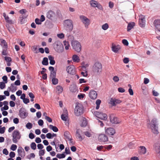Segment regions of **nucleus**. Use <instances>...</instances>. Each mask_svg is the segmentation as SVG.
Returning a JSON list of instances; mask_svg holds the SVG:
<instances>
[{
    "mask_svg": "<svg viewBox=\"0 0 160 160\" xmlns=\"http://www.w3.org/2000/svg\"><path fill=\"white\" fill-rule=\"evenodd\" d=\"M53 47L55 50L57 52H62L64 50L63 46L60 41H56L53 44Z\"/></svg>",
    "mask_w": 160,
    "mask_h": 160,
    "instance_id": "f257e3e1",
    "label": "nucleus"
},
{
    "mask_svg": "<svg viewBox=\"0 0 160 160\" xmlns=\"http://www.w3.org/2000/svg\"><path fill=\"white\" fill-rule=\"evenodd\" d=\"M83 111V106L80 103L77 102L75 108V113L77 116H79L82 115Z\"/></svg>",
    "mask_w": 160,
    "mask_h": 160,
    "instance_id": "f03ea898",
    "label": "nucleus"
},
{
    "mask_svg": "<svg viewBox=\"0 0 160 160\" xmlns=\"http://www.w3.org/2000/svg\"><path fill=\"white\" fill-rule=\"evenodd\" d=\"M71 44L73 48L76 51L78 52H80L82 48L81 45L78 41H72Z\"/></svg>",
    "mask_w": 160,
    "mask_h": 160,
    "instance_id": "7ed1b4c3",
    "label": "nucleus"
},
{
    "mask_svg": "<svg viewBox=\"0 0 160 160\" xmlns=\"http://www.w3.org/2000/svg\"><path fill=\"white\" fill-rule=\"evenodd\" d=\"M12 140L13 143H16L20 139L21 135L18 130H14L12 133Z\"/></svg>",
    "mask_w": 160,
    "mask_h": 160,
    "instance_id": "20e7f679",
    "label": "nucleus"
},
{
    "mask_svg": "<svg viewBox=\"0 0 160 160\" xmlns=\"http://www.w3.org/2000/svg\"><path fill=\"white\" fill-rule=\"evenodd\" d=\"M64 26L65 29L70 32L73 28L72 21L70 19L65 20L64 22Z\"/></svg>",
    "mask_w": 160,
    "mask_h": 160,
    "instance_id": "39448f33",
    "label": "nucleus"
},
{
    "mask_svg": "<svg viewBox=\"0 0 160 160\" xmlns=\"http://www.w3.org/2000/svg\"><path fill=\"white\" fill-rule=\"evenodd\" d=\"M102 69V65L99 62H96L93 66L92 70L95 73H98L101 72Z\"/></svg>",
    "mask_w": 160,
    "mask_h": 160,
    "instance_id": "423d86ee",
    "label": "nucleus"
},
{
    "mask_svg": "<svg viewBox=\"0 0 160 160\" xmlns=\"http://www.w3.org/2000/svg\"><path fill=\"white\" fill-rule=\"evenodd\" d=\"M79 18L81 22L84 25L85 27L88 28V26L90 24V19L83 15L80 16Z\"/></svg>",
    "mask_w": 160,
    "mask_h": 160,
    "instance_id": "0eeeda50",
    "label": "nucleus"
},
{
    "mask_svg": "<svg viewBox=\"0 0 160 160\" xmlns=\"http://www.w3.org/2000/svg\"><path fill=\"white\" fill-rule=\"evenodd\" d=\"M94 114L97 117L101 120H106L107 119V116L105 113H103L101 112L96 111L94 112Z\"/></svg>",
    "mask_w": 160,
    "mask_h": 160,
    "instance_id": "6e6552de",
    "label": "nucleus"
},
{
    "mask_svg": "<svg viewBox=\"0 0 160 160\" xmlns=\"http://www.w3.org/2000/svg\"><path fill=\"white\" fill-rule=\"evenodd\" d=\"M153 148L158 158L160 159V143H155L153 145Z\"/></svg>",
    "mask_w": 160,
    "mask_h": 160,
    "instance_id": "1a4fd4ad",
    "label": "nucleus"
},
{
    "mask_svg": "<svg viewBox=\"0 0 160 160\" xmlns=\"http://www.w3.org/2000/svg\"><path fill=\"white\" fill-rule=\"evenodd\" d=\"M109 117L110 121L112 123L117 124L120 122V121L113 113L110 114Z\"/></svg>",
    "mask_w": 160,
    "mask_h": 160,
    "instance_id": "9d476101",
    "label": "nucleus"
},
{
    "mask_svg": "<svg viewBox=\"0 0 160 160\" xmlns=\"http://www.w3.org/2000/svg\"><path fill=\"white\" fill-rule=\"evenodd\" d=\"M19 116L22 119H25L28 116V113L24 108H22L19 110Z\"/></svg>",
    "mask_w": 160,
    "mask_h": 160,
    "instance_id": "9b49d317",
    "label": "nucleus"
},
{
    "mask_svg": "<svg viewBox=\"0 0 160 160\" xmlns=\"http://www.w3.org/2000/svg\"><path fill=\"white\" fill-rule=\"evenodd\" d=\"M111 48L113 52L115 53H118L119 51L121 48V46L119 45L112 43Z\"/></svg>",
    "mask_w": 160,
    "mask_h": 160,
    "instance_id": "f8f14e48",
    "label": "nucleus"
},
{
    "mask_svg": "<svg viewBox=\"0 0 160 160\" xmlns=\"http://www.w3.org/2000/svg\"><path fill=\"white\" fill-rule=\"evenodd\" d=\"M66 70L67 72L71 75L75 74L76 70L74 66L71 65L69 66L67 68Z\"/></svg>",
    "mask_w": 160,
    "mask_h": 160,
    "instance_id": "ddd939ff",
    "label": "nucleus"
},
{
    "mask_svg": "<svg viewBox=\"0 0 160 160\" xmlns=\"http://www.w3.org/2000/svg\"><path fill=\"white\" fill-rule=\"evenodd\" d=\"M145 18L144 16L140 15L139 16V25L141 27H144L145 25Z\"/></svg>",
    "mask_w": 160,
    "mask_h": 160,
    "instance_id": "4468645a",
    "label": "nucleus"
},
{
    "mask_svg": "<svg viewBox=\"0 0 160 160\" xmlns=\"http://www.w3.org/2000/svg\"><path fill=\"white\" fill-rule=\"evenodd\" d=\"M89 96L92 99H96L97 97V93L96 91L93 90H91L89 93Z\"/></svg>",
    "mask_w": 160,
    "mask_h": 160,
    "instance_id": "2eb2a0df",
    "label": "nucleus"
},
{
    "mask_svg": "<svg viewBox=\"0 0 160 160\" xmlns=\"http://www.w3.org/2000/svg\"><path fill=\"white\" fill-rule=\"evenodd\" d=\"M99 141L102 142H105L108 141V138L107 136L104 134L99 135L98 137Z\"/></svg>",
    "mask_w": 160,
    "mask_h": 160,
    "instance_id": "dca6fc26",
    "label": "nucleus"
},
{
    "mask_svg": "<svg viewBox=\"0 0 160 160\" xmlns=\"http://www.w3.org/2000/svg\"><path fill=\"white\" fill-rule=\"evenodd\" d=\"M106 133L110 135H113L115 133V129L112 128H107L105 130Z\"/></svg>",
    "mask_w": 160,
    "mask_h": 160,
    "instance_id": "f3484780",
    "label": "nucleus"
},
{
    "mask_svg": "<svg viewBox=\"0 0 160 160\" xmlns=\"http://www.w3.org/2000/svg\"><path fill=\"white\" fill-rule=\"evenodd\" d=\"M55 16V13L52 11L49 10L47 13V17L48 18L52 19Z\"/></svg>",
    "mask_w": 160,
    "mask_h": 160,
    "instance_id": "a211bd4d",
    "label": "nucleus"
},
{
    "mask_svg": "<svg viewBox=\"0 0 160 160\" xmlns=\"http://www.w3.org/2000/svg\"><path fill=\"white\" fill-rule=\"evenodd\" d=\"M152 132L155 134H157L159 133L158 131V126H155V127H150Z\"/></svg>",
    "mask_w": 160,
    "mask_h": 160,
    "instance_id": "6ab92c4d",
    "label": "nucleus"
},
{
    "mask_svg": "<svg viewBox=\"0 0 160 160\" xmlns=\"http://www.w3.org/2000/svg\"><path fill=\"white\" fill-rule=\"evenodd\" d=\"M154 24L156 28L160 32V20H155Z\"/></svg>",
    "mask_w": 160,
    "mask_h": 160,
    "instance_id": "aec40b11",
    "label": "nucleus"
},
{
    "mask_svg": "<svg viewBox=\"0 0 160 160\" xmlns=\"http://www.w3.org/2000/svg\"><path fill=\"white\" fill-rule=\"evenodd\" d=\"M3 16L7 22L10 24H12L13 23V22L12 21V20L10 19L8 16L6 15V14L4 12L3 13Z\"/></svg>",
    "mask_w": 160,
    "mask_h": 160,
    "instance_id": "412c9836",
    "label": "nucleus"
},
{
    "mask_svg": "<svg viewBox=\"0 0 160 160\" xmlns=\"http://www.w3.org/2000/svg\"><path fill=\"white\" fill-rule=\"evenodd\" d=\"M17 89L16 86H14V84L13 83H11V87H9L8 88V90L9 91H11L12 92H15Z\"/></svg>",
    "mask_w": 160,
    "mask_h": 160,
    "instance_id": "4be33fe9",
    "label": "nucleus"
},
{
    "mask_svg": "<svg viewBox=\"0 0 160 160\" xmlns=\"http://www.w3.org/2000/svg\"><path fill=\"white\" fill-rule=\"evenodd\" d=\"M157 122H158L157 119L156 118H153L151 120L150 124V127H155V126H158V124Z\"/></svg>",
    "mask_w": 160,
    "mask_h": 160,
    "instance_id": "5701e85b",
    "label": "nucleus"
},
{
    "mask_svg": "<svg viewBox=\"0 0 160 160\" xmlns=\"http://www.w3.org/2000/svg\"><path fill=\"white\" fill-rule=\"evenodd\" d=\"M50 78L52 79V83L54 85H56L58 83V79L55 78L56 75L54 77L52 76H50Z\"/></svg>",
    "mask_w": 160,
    "mask_h": 160,
    "instance_id": "b1692460",
    "label": "nucleus"
},
{
    "mask_svg": "<svg viewBox=\"0 0 160 160\" xmlns=\"http://www.w3.org/2000/svg\"><path fill=\"white\" fill-rule=\"evenodd\" d=\"M64 135L65 139L67 140L70 139L72 137L70 132L68 131H66L64 132Z\"/></svg>",
    "mask_w": 160,
    "mask_h": 160,
    "instance_id": "393cba45",
    "label": "nucleus"
},
{
    "mask_svg": "<svg viewBox=\"0 0 160 160\" xmlns=\"http://www.w3.org/2000/svg\"><path fill=\"white\" fill-rule=\"evenodd\" d=\"M135 25V23L133 22H129L128 25L127 31H129Z\"/></svg>",
    "mask_w": 160,
    "mask_h": 160,
    "instance_id": "a878e982",
    "label": "nucleus"
},
{
    "mask_svg": "<svg viewBox=\"0 0 160 160\" xmlns=\"http://www.w3.org/2000/svg\"><path fill=\"white\" fill-rule=\"evenodd\" d=\"M49 70L51 71V73L50 76H52L53 77L56 75V72L54 71V68L52 66L49 67Z\"/></svg>",
    "mask_w": 160,
    "mask_h": 160,
    "instance_id": "bb28decb",
    "label": "nucleus"
},
{
    "mask_svg": "<svg viewBox=\"0 0 160 160\" xmlns=\"http://www.w3.org/2000/svg\"><path fill=\"white\" fill-rule=\"evenodd\" d=\"M48 58L50 61L49 63L51 65H53L55 64V62L54 60V57L51 55H49Z\"/></svg>",
    "mask_w": 160,
    "mask_h": 160,
    "instance_id": "cd10ccee",
    "label": "nucleus"
},
{
    "mask_svg": "<svg viewBox=\"0 0 160 160\" xmlns=\"http://www.w3.org/2000/svg\"><path fill=\"white\" fill-rule=\"evenodd\" d=\"M79 129H77L76 131V135L80 141H82L84 138V136H82L79 133Z\"/></svg>",
    "mask_w": 160,
    "mask_h": 160,
    "instance_id": "c85d7f7f",
    "label": "nucleus"
},
{
    "mask_svg": "<svg viewBox=\"0 0 160 160\" xmlns=\"http://www.w3.org/2000/svg\"><path fill=\"white\" fill-rule=\"evenodd\" d=\"M139 148H140V152L141 154H144L146 153L147 149L145 147L140 146Z\"/></svg>",
    "mask_w": 160,
    "mask_h": 160,
    "instance_id": "c756f323",
    "label": "nucleus"
},
{
    "mask_svg": "<svg viewBox=\"0 0 160 160\" xmlns=\"http://www.w3.org/2000/svg\"><path fill=\"white\" fill-rule=\"evenodd\" d=\"M0 44L2 47L3 48L5 49H7L8 48V45L6 41H1L0 42Z\"/></svg>",
    "mask_w": 160,
    "mask_h": 160,
    "instance_id": "7c9ffc66",
    "label": "nucleus"
},
{
    "mask_svg": "<svg viewBox=\"0 0 160 160\" xmlns=\"http://www.w3.org/2000/svg\"><path fill=\"white\" fill-rule=\"evenodd\" d=\"M98 3V2L95 0H92L90 1V4L91 6L94 8L96 7Z\"/></svg>",
    "mask_w": 160,
    "mask_h": 160,
    "instance_id": "2f4dec72",
    "label": "nucleus"
},
{
    "mask_svg": "<svg viewBox=\"0 0 160 160\" xmlns=\"http://www.w3.org/2000/svg\"><path fill=\"white\" fill-rule=\"evenodd\" d=\"M72 59L73 62H78L80 61L79 57L76 55H74L72 57Z\"/></svg>",
    "mask_w": 160,
    "mask_h": 160,
    "instance_id": "473e14b6",
    "label": "nucleus"
},
{
    "mask_svg": "<svg viewBox=\"0 0 160 160\" xmlns=\"http://www.w3.org/2000/svg\"><path fill=\"white\" fill-rule=\"evenodd\" d=\"M65 113H66V114H62L61 115V118L62 119V120L64 121H66L67 118H68V117L67 116L68 112L67 110H66L65 111Z\"/></svg>",
    "mask_w": 160,
    "mask_h": 160,
    "instance_id": "72a5a7b5",
    "label": "nucleus"
},
{
    "mask_svg": "<svg viewBox=\"0 0 160 160\" xmlns=\"http://www.w3.org/2000/svg\"><path fill=\"white\" fill-rule=\"evenodd\" d=\"M6 26L10 32L13 33L14 32L15 29L13 27L10 26L8 24H7Z\"/></svg>",
    "mask_w": 160,
    "mask_h": 160,
    "instance_id": "f704fd0d",
    "label": "nucleus"
},
{
    "mask_svg": "<svg viewBox=\"0 0 160 160\" xmlns=\"http://www.w3.org/2000/svg\"><path fill=\"white\" fill-rule=\"evenodd\" d=\"M70 90L72 92H75L77 90L76 86L75 85H71L70 87Z\"/></svg>",
    "mask_w": 160,
    "mask_h": 160,
    "instance_id": "c9c22d12",
    "label": "nucleus"
},
{
    "mask_svg": "<svg viewBox=\"0 0 160 160\" xmlns=\"http://www.w3.org/2000/svg\"><path fill=\"white\" fill-rule=\"evenodd\" d=\"M18 155L21 157H22V153L23 152H24V150L22 147H19L18 150Z\"/></svg>",
    "mask_w": 160,
    "mask_h": 160,
    "instance_id": "e433bc0d",
    "label": "nucleus"
},
{
    "mask_svg": "<svg viewBox=\"0 0 160 160\" xmlns=\"http://www.w3.org/2000/svg\"><path fill=\"white\" fill-rule=\"evenodd\" d=\"M56 90L58 93H60L62 92L63 89L61 86L58 85L56 87Z\"/></svg>",
    "mask_w": 160,
    "mask_h": 160,
    "instance_id": "4c0bfd02",
    "label": "nucleus"
},
{
    "mask_svg": "<svg viewBox=\"0 0 160 160\" xmlns=\"http://www.w3.org/2000/svg\"><path fill=\"white\" fill-rule=\"evenodd\" d=\"M42 64L44 65H47L48 64V60L47 58H44L42 61Z\"/></svg>",
    "mask_w": 160,
    "mask_h": 160,
    "instance_id": "58836bf2",
    "label": "nucleus"
},
{
    "mask_svg": "<svg viewBox=\"0 0 160 160\" xmlns=\"http://www.w3.org/2000/svg\"><path fill=\"white\" fill-rule=\"evenodd\" d=\"M49 127L50 129H52L54 132H57L58 130V128L52 125H50Z\"/></svg>",
    "mask_w": 160,
    "mask_h": 160,
    "instance_id": "ea45409f",
    "label": "nucleus"
},
{
    "mask_svg": "<svg viewBox=\"0 0 160 160\" xmlns=\"http://www.w3.org/2000/svg\"><path fill=\"white\" fill-rule=\"evenodd\" d=\"M63 42L65 46V49L66 50L68 49L70 46L68 42V41H63Z\"/></svg>",
    "mask_w": 160,
    "mask_h": 160,
    "instance_id": "a19ab883",
    "label": "nucleus"
},
{
    "mask_svg": "<svg viewBox=\"0 0 160 160\" xmlns=\"http://www.w3.org/2000/svg\"><path fill=\"white\" fill-rule=\"evenodd\" d=\"M56 157L57 158L60 159V158H64L65 157V155L63 153H62V154L58 153Z\"/></svg>",
    "mask_w": 160,
    "mask_h": 160,
    "instance_id": "79ce46f5",
    "label": "nucleus"
},
{
    "mask_svg": "<svg viewBox=\"0 0 160 160\" xmlns=\"http://www.w3.org/2000/svg\"><path fill=\"white\" fill-rule=\"evenodd\" d=\"M109 27L108 25V23H106L102 26V28L104 30H107Z\"/></svg>",
    "mask_w": 160,
    "mask_h": 160,
    "instance_id": "37998d69",
    "label": "nucleus"
},
{
    "mask_svg": "<svg viewBox=\"0 0 160 160\" xmlns=\"http://www.w3.org/2000/svg\"><path fill=\"white\" fill-rule=\"evenodd\" d=\"M30 146L32 149L34 150L36 148V145L34 142H32L31 143Z\"/></svg>",
    "mask_w": 160,
    "mask_h": 160,
    "instance_id": "c03bdc74",
    "label": "nucleus"
},
{
    "mask_svg": "<svg viewBox=\"0 0 160 160\" xmlns=\"http://www.w3.org/2000/svg\"><path fill=\"white\" fill-rule=\"evenodd\" d=\"M26 127L27 128L30 129L32 128V124L30 122H28L26 124Z\"/></svg>",
    "mask_w": 160,
    "mask_h": 160,
    "instance_id": "a18cd8bd",
    "label": "nucleus"
},
{
    "mask_svg": "<svg viewBox=\"0 0 160 160\" xmlns=\"http://www.w3.org/2000/svg\"><path fill=\"white\" fill-rule=\"evenodd\" d=\"M66 36L68 38L67 39L68 40H73L74 39V38L73 36L71 35H68L67 34Z\"/></svg>",
    "mask_w": 160,
    "mask_h": 160,
    "instance_id": "49530a36",
    "label": "nucleus"
},
{
    "mask_svg": "<svg viewBox=\"0 0 160 160\" xmlns=\"http://www.w3.org/2000/svg\"><path fill=\"white\" fill-rule=\"evenodd\" d=\"M109 103L112 106H115L114 99H113L112 98H111L109 101Z\"/></svg>",
    "mask_w": 160,
    "mask_h": 160,
    "instance_id": "de8ad7c7",
    "label": "nucleus"
},
{
    "mask_svg": "<svg viewBox=\"0 0 160 160\" xmlns=\"http://www.w3.org/2000/svg\"><path fill=\"white\" fill-rule=\"evenodd\" d=\"M87 121L86 120H83L81 126L82 127H84L87 126Z\"/></svg>",
    "mask_w": 160,
    "mask_h": 160,
    "instance_id": "09e8293b",
    "label": "nucleus"
},
{
    "mask_svg": "<svg viewBox=\"0 0 160 160\" xmlns=\"http://www.w3.org/2000/svg\"><path fill=\"white\" fill-rule=\"evenodd\" d=\"M57 36L58 38L61 39H63L64 37V35L62 33L58 34Z\"/></svg>",
    "mask_w": 160,
    "mask_h": 160,
    "instance_id": "8fccbe9b",
    "label": "nucleus"
},
{
    "mask_svg": "<svg viewBox=\"0 0 160 160\" xmlns=\"http://www.w3.org/2000/svg\"><path fill=\"white\" fill-rule=\"evenodd\" d=\"M35 157V155L34 153H31L28 156V158L29 159H31L32 158H34Z\"/></svg>",
    "mask_w": 160,
    "mask_h": 160,
    "instance_id": "3c124183",
    "label": "nucleus"
},
{
    "mask_svg": "<svg viewBox=\"0 0 160 160\" xmlns=\"http://www.w3.org/2000/svg\"><path fill=\"white\" fill-rule=\"evenodd\" d=\"M5 83L3 82H0V88L1 89L4 88L5 86Z\"/></svg>",
    "mask_w": 160,
    "mask_h": 160,
    "instance_id": "603ef678",
    "label": "nucleus"
},
{
    "mask_svg": "<svg viewBox=\"0 0 160 160\" xmlns=\"http://www.w3.org/2000/svg\"><path fill=\"white\" fill-rule=\"evenodd\" d=\"M17 148V146L15 144H12L11 147V149L12 151L15 150Z\"/></svg>",
    "mask_w": 160,
    "mask_h": 160,
    "instance_id": "864d4df0",
    "label": "nucleus"
},
{
    "mask_svg": "<svg viewBox=\"0 0 160 160\" xmlns=\"http://www.w3.org/2000/svg\"><path fill=\"white\" fill-rule=\"evenodd\" d=\"M20 23L21 24L24 23L25 20L24 19V17L23 16H21L20 17Z\"/></svg>",
    "mask_w": 160,
    "mask_h": 160,
    "instance_id": "5fc2aeb1",
    "label": "nucleus"
},
{
    "mask_svg": "<svg viewBox=\"0 0 160 160\" xmlns=\"http://www.w3.org/2000/svg\"><path fill=\"white\" fill-rule=\"evenodd\" d=\"M45 150L44 149H42L40 150L39 151V155L40 156H43L44 155L45 153Z\"/></svg>",
    "mask_w": 160,
    "mask_h": 160,
    "instance_id": "6e6d98bb",
    "label": "nucleus"
},
{
    "mask_svg": "<svg viewBox=\"0 0 160 160\" xmlns=\"http://www.w3.org/2000/svg\"><path fill=\"white\" fill-rule=\"evenodd\" d=\"M83 133L87 137H90L91 136V134L88 131L84 132Z\"/></svg>",
    "mask_w": 160,
    "mask_h": 160,
    "instance_id": "4d7b16f0",
    "label": "nucleus"
},
{
    "mask_svg": "<svg viewBox=\"0 0 160 160\" xmlns=\"http://www.w3.org/2000/svg\"><path fill=\"white\" fill-rule=\"evenodd\" d=\"M5 60L6 62H10L12 61L11 58L10 57H5Z\"/></svg>",
    "mask_w": 160,
    "mask_h": 160,
    "instance_id": "13d9d810",
    "label": "nucleus"
},
{
    "mask_svg": "<svg viewBox=\"0 0 160 160\" xmlns=\"http://www.w3.org/2000/svg\"><path fill=\"white\" fill-rule=\"evenodd\" d=\"M85 96L84 94H80L78 95V97L79 99H81L83 98Z\"/></svg>",
    "mask_w": 160,
    "mask_h": 160,
    "instance_id": "bf43d9fd",
    "label": "nucleus"
},
{
    "mask_svg": "<svg viewBox=\"0 0 160 160\" xmlns=\"http://www.w3.org/2000/svg\"><path fill=\"white\" fill-rule=\"evenodd\" d=\"M113 80L115 82H117L119 80V78L118 77L115 76L113 77Z\"/></svg>",
    "mask_w": 160,
    "mask_h": 160,
    "instance_id": "052dcab7",
    "label": "nucleus"
},
{
    "mask_svg": "<svg viewBox=\"0 0 160 160\" xmlns=\"http://www.w3.org/2000/svg\"><path fill=\"white\" fill-rule=\"evenodd\" d=\"M123 62L124 63L127 64L129 62V59L128 58H125L123 59Z\"/></svg>",
    "mask_w": 160,
    "mask_h": 160,
    "instance_id": "680f3d73",
    "label": "nucleus"
},
{
    "mask_svg": "<svg viewBox=\"0 0 160 160\" xmlns=\"http://www.w3.org/2000/svg\"><path fill=\"white\" fill-rule=\"evenodd\" d=\"M6 128L5 127H3L0 129V133L2 134L5 132Z\"/></svg>",
    "mask_w": 160,
    "mask_h": 160,
    "instance_id": "e2e57ef3",
    "label": "nucleus"
},
{
    "mask_svg": "<svg viewBox=\"0 0 160 160\" xmlns=\"http://www.w3.org/2000/svg\"><path fill=\"white\" fill-rule=\"evenodd\" d=\"M23 102L25 104H27V103H29L30 102L29 99L26 98L24 99H23Z\"/></svg>",
    "mask_w": 160,
    "mask_h": 160,
    "instance_id": "0e129e2a",
    "label": "nucleus"
},
{
    "mask_svg": "<svg viewBox=\"0 0 160 160\" xmlns=\"http://www.w3.org/2000/svg\"><path fill=\"white\" fill-rule=\"evenodd\" d=\"M35 23L37 24H41V21L38 18H36L35 20Z\"/></svg>",
    "mask_w": 160,
    "mask_h": 160,
    "instance_id": "69168bd1",
    "label": "nucleus"
},
{
    "mask_svg": "<svg viewBox=\"0 0 160 160\" xmlns=\"http://www.w3.org/2000/svg\"><path fill=\"white\" fill-rule=\"evenodd\" d=\"M2 79L3 81H4L5 83H7L8 82V78L6 76H4L2 78Z\"/></svg>",
    "mask_w": 160,
    "mask_h": 160,
    "instance_id": "338daca9",
    "label": "nucleus"
},
{
    "mask_svg": "<svg viewBox=\"0 0 160 160\" xmlns=\"http://www.w3.org/2000/svg\"><path fill=\"white\" fill-rule=\"evenodd\" d=\"M43 121L42 119H40L38 121V125L40 126H42L43 124Z\"/></svg>",
    "mask_w": 160,
    "mask_h": 160,
    "instance_id": "774afa93",
    "label": "nucleus"
}]
</instances>
